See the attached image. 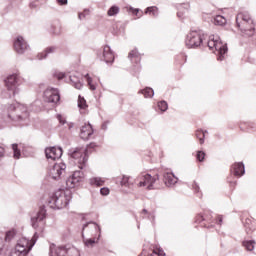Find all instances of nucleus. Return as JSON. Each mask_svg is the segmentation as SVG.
<instances>
[{
	"label": "nucleus",
	"instance_id": "nucleus-1",
	"mask_svg": "<svg viewBox=\"0 0 256 256\" xmlns=\"http://www.w3.org/2000/svg\"><path fill=\"white\" fill-rule=\"evenodd\" d=\"M71 201V191L57 190L49 196L47 205L50 209H65Z\"/></svg>",
	"mask_w": 256,
	"mask_h": 256
},
{
	"label": "nucleus",
	"instance_id": "nucleus-2",
	"mask_svg": "<svg viewBox=\"0 0 256 256\" xmlns=\"http://www.w3.org/2000/svg\"><path fill=\"white\" fill-rule=\"evenodd\" d=\"M97 145L95 143H90L86 148H75L69 150V155L75 160L76 165L80 169H85L87 167L88 154L91 153V149H95Z\"/></svg>",
	"mask_w": 256,
	"mask_h": 256
},
{
	"label": "nucleus",
	"instance_id": "nucleus-3",
	"mask_svg": "<svg viewBox=\"0 0 256 256\" xmlns=\"http://www.w3.org/2000/svg\"><path fill=\"white\" fill-rule=\"evenodd\" d=\"M37 233L34 234L31 240L22 237L18 240V243L14 249L11 250L9 256H26L29 254V251L33 249L35 243H37Z\"/></svg>",
	"mask_w": 256,
	"mask_h": 256
},
{
	"label": "nucleus",
	"instance_id": "nucleus-4",
	"mask_svg": "<svg viewBox=\"0 0 256 256\" xmlns=\"http://www.w3.org/2000/svg\"><path fill=\"white\" fill-rule=\"evenodd\" d=\"M237 27L248 37L255 34V25L248 12L239 13L236 17Z\"/></svg>",
	"mask_w": 256,
	"mask_h": 256
},
{
	"label": "nucleus",
	"instance_id": "nucleus-5",
	"mask_svg": "<svg viewBox=\"0 0 256 256\" xmlns=\"http://www.w3.org/2000/svg\"><path fill=\"white\" fill-rule=\"evenodd\" d=\"M207 45L210 51H213V53L216 51L218 61H223V59H225V54L228 51L227 44H224L219 36H210Z\"/></svg>",
	"mask_w": 256,
	"mask_h": 256
},
{
	"label": "nucleus",
	"instance_id": "nucleus-6",
	"mask_svg": "<svg viewBox=\"0 0 256 256\" xmlns=\"http://www.w3.org/2000/svg\"><path fill=\"white\" fill-rule=\"evenodd\" d=\"M8 118L12 121H25L29 119L27 106L23 104H12L8 107Z\"/></svg>",
	"mask_w": 256,
	"mask_h": 256
},
{
	"label": "nucleus",
	"instance_id": "nucleus-7",
	"mask_svg": "<svg viewBox=\"0 0 256 256\" xmlns=\"http://www.w3.org/2000/svg\"><path fill=\"white\" fill-rule=\"evenodd\" d=\"M49 255L50 256H79V250L71 246H56L55 244H51Z\"/></svg>",
	"mask_w": 256,
	"mask_h": 256
},
{
	"label": "nucleus",
	"instance_id": "nucleus-8",
	"mask_svg": "<svg viewBox=\"0 0 256 256\" xmlns=\"http://www.w3.org/2000/svg\"><path fill=\"white\" fill-rule=\"evenodd\" d=\"M136 181H138V187H147L148 191L155 189L154 185L159 181V175L151 176L150 174H140Z\"/></svg>",
	"mask_w": 256,
	"mask_h": 256
},
{
	"label": "nucleus",
	"instance_id": "nucleus-9",
	"mask_svg": "<svg viewBox=\"0 0 256 256\" xmlns=\"http://www.w3.org/2000/svg\"><path fill=\"white\" fill-rule=\"evenodd\" d=\"M47 217V210L41 207L39 211L31 217L33 229H43L45 227V218Z\"/></svg>",
	"mask_w": 256,
	"mask_h": 256
},
{
	"label": "nucleus",
	"instance_id": "nucleus-10",
	"mask_svg": "<svg viewBox=\"0 0 256 256\" xmlns=\"http://www.w3.org/2000/svg\"><path fill=\"white\" fill-rule=\"evenodd\" d=\"M185 43L188 49H193V47H199L203 43V38L199 32L192 31L186 36Z\"/></svg>",
	"mask_w": 256,
	"mask_h": 256
},
{
	"label": "nucleus",
	"instance_id": "nucleus-11",
	"mask_svg": "<svg viewBox=\"0 0 256 256\" xmlns=\"http://www.w3.org/2000/svg\"><path fill=\"white\" fill-rule=\"evenodd\" d=\"M65 169H67V165L63 162L54 164L49 171L50 179H53V181H59V179H61V175L65 173Z\"/></svg>",
	"mask_w": 256,
	"mask_h": 256
},
{
	"label": "nucleus",
	"instance_id": "nucleus-12",
	"mask_svg": "<svg viewBox=\"0 0 256 256\" xmlns=\"http://www.w3.org/2000/svg\"><path fill=\"white\" fill-rule=\"evenodd\" d=\"M14 51L18 53V55H23L29 51L30 47L25 38L22 36H18L15 38L13 42Z\"/></svg>",
	"mask_w": 256,
	"mask_h": 256
},
{
	"label": "nucleus",
	"instance_id": "nucleus-13",
	"mask_svg": "<svg viewBox=\"0 0 256 256\" xmlns=\"http://www.w3.org/2000/svg\"><path fill=\"white\" fill-rule=\"evenodd\" d=\"M84 177H85V174H83V171H80V170L74 171L72 176H70L66 180V187L68 189H75V187H77V185H79V183H81V181H83Z\"/></svg>",
	"mask_w": 256,
	"mask_h": 256
},
{
	"label": "nucleus",
	"instance_id": "nucleus-14",
	"mask_svg": "<svg viewBox=\"0 0 256 256\" xmlns=\"http://www.w3.org/2000/svg\"><path fill=\"white\" fill-rule=\"evenodd\" d=\"M21 81V76L19 74H12L5 79V85L8 91H13V95L17 93V87Z\"/></svg>",
	"mask_w": 256,
	"mask_h": 256
},
{
	"label": "nucleus",
	"instance_id": "nucleus-15",
	"mask_svg": "<svg viewBox=\"0 0 256 256\" xmlns=\"http://www.w3.org/2000/svg\"><path fill=\"white\" fill-rule=\"evenodd\" d=\"M61 96L59 95V90L55 88H47L44 91V101L47 103H59Z\"/></svg>",
	"mask_w": 256,
	"mask_h": 256
},
{
	"label": "nucleus",
	"instance_id": "nucleus-16",
	"mask_svg": "<svg viewBox=\"0 0 256 256\" xmlns=\"http://www.w3.org/2000/svg\"><path fill=\"white\" fill-rule=\"evenodd\" d=\"M45 155L48 159L55 161L56 159H61V156L63 155V149H61V147L46 148Z\"/></svg>",
	"mask_w": 256,
	"mask_h": 256
},
{
	"label": "nucleus",
	"instance_id": "nucleus-17",
	"mask_svg": "<svg viewBox=\"0 0 256 256\" xmlns=\"http://www.w3.org/2000/svg\"><path fill=\"white\" fill-rule=\"evenodd\" d=\"M91 135H93V126H91V124L88 123L81 127V139H83L84 141H88V139H91Z\"/></svg>",
	"mask_w": 256,
	"mask_h": 256
},
{
	"label": "nucleus",
	"instance_id": "nucleus-18",
	"mask_svg": "<svg viewBox=\"0 0 256 256\" xmlns=\"http://www.w3.org/2000/svg\"><path fill=\"white\" fill-rule=\"evenodd\" d=\"M163 177V181L166 187H174L175 184H177V181H179V179L175 177V174H173L172 172H165Z\"/></svg>",
	"mask_w": 256,
	"mask_h": 256
},
{
	"label": "nucleus",
	"instance_id": "nucleus-19",
	"mask_svg": "<svg viewBox=\"0 0 256 256\" xmlns=\"http://www.w3.org/2000/svg\"><path fill=\"white\" fill-rule=\"evenodd\" d=\"M102 57L105 61V63H113L115 61V54L111 50V47L109 45L104 46L103 52H102Z\"/></svg>",
	"mask_w": 256,
	"mask_h": 256
},
{
	"label": "nucleus",
	"instance_id": "nucleus-20",
	"mask_svg": "<svg viewBox=\"0 0 256 256\" xmlns=\"http://www.w3.org/2000/svg\"><path fill=\"white\" fill-rule=\"evenodd\" d=\"M231 173H233L235 177H242V175H245V165L242 162L233 164Z\"/></svg>",
	"mask_w": 256,
	"mask_h": 256
},
{
	"label": "nucleus",
	"instance_id": "nucleus-21",
	"mask_svg": "<svg viewBox=\"0 0 256 256\" xmlns=\"http://www.w3.org/2000/svg\"><path fill=\"white\" fill-rule=\"evenodd\" d=\"M81 80H82V78H80L77 75L70 76L71 86L75 87V89H82L83 88V82Z\"/></svg>",
	"mask_w": 256,
	"mask_h": 256
},
{
	"label": "nucleus",
	"instance_id": "nucleus-22",
	"mask_svg": "<svg viewBox=\"0 0 256 256\" xmlns=\"http://www.w3.org/2000/svg\"><path fill=\"white\" fill-rule=\"evenodd\" d=\"M55 51H57V47L55 46H51L45 49L44 52H41L37 55V58L39 59V61H43V59H47V56L51 53H55Z\"/></svg>",
	"mask_w": 256,
	"mask_h": 256
},
{
	"label": "nucleus",
	"instance_id": "nucleus-23",
	"mask_svg": "<svg viewBox=\"0 0 256 256\" xmlns=\"http://www.w3.org/2000/svg\"><path fill=\"white\" fill-rule=\"evenodd\" d=\"M120 185L122 187H128V189L133 187V182H131V177H129V176H122V178L120 180Z\"/></svg>",
	"mask_w": 256,
	"mask_h": 256
},
{
	"label": "nucleus",
	"instance_id": "nucleus-24",
	"mask_svg": "<svg viewBox=\"0 0 256 256\" xmlns=\"http://www.w3.org/2000/svg\"><path fill=\"white\" fill-rule=\"evenodd\" d=\"M119 11H121V8L117 5H113L108 9L107 15L108 17H115V15H119Z\"/></svg>",
	"mask_w": 256,
	"mask_h": 256
},
{
	"label": "nucleus",
	"instance_id": "nucleus-25",
	"mask_svg": "<svg viewBox=\"0 0 256 256\" xmlns=\"http://www.w3.org/2000/svg\"><path fill=\"white\" fill-rule=\"evenodd\" d=\"M91 185H96V187H102V185H105V180L99 177L91 178L90 179Z\"/></svg>",
	"mask_w": 256,
	"mask_h": 256
},
{
	"label": "nucleus",
	"instance_id": "nucleus-26",
	"mask_svg": "<svg viewBox=\"0 0 256 256\" xmlns=\"http://www.w3.org/2000/svg\"><path fill=\"white\" fill-rule=\"evenodd\" d=\"M243 247H245L246 251H253V249H255V241L246 240L243 242Z\"/></svg>",
	"mask_w": 256,
	"mask_h": 256
},
{
	"label": "nucleus",
	"instance_id": "nucleus-27",
	"mask_svg": "<svg viewBox=\"0 0 256 256\" xmlns=\"http://www.w3.org/2000/svg\"><path fill=\"white\" fill-rule=\"evenodd\" d=\"M141 93H142V95H144V97L146 99L147 98L151 99V97H153V95H155V91H153L152 88H149V87L141 90Z\"/></svg>",
	"mask_w": 256,
	"mask_h": 256
},
{
	"label": "nucleus",
	"instance_id": "nucleus-28",
	"mask_svg": "<svg viewBox=\"0 0 256 256\" xmlns=\"http://www.w3.org/2000/svg\"><path fill=\"white\" fill-rule=\"evenodd\" d=\"M205 133H207V131L203 130H197L195 133L196 138L200 141V145H203V143H205Z\"/></svg>",
	"mask_w": 256,
	"mask_h": 256
},
{
	"label": "nucleus",
	"instance_id": "nucleus-29",
	"mask_svg": "<svg viewBox=\"0 0 256 256\" xmlns=\"http://www.w3.org/2000/svg\"><path fill=\"white\" fill-rule=\"evenodd\" d=\"M15 235H17V232L15 231V229H12L6 232V235H5L6 243H9V241L13 240L15 238Z\"/></svg>",
	"mask_w": 256,
	"mask_h": 256
},
{
	"label": "nucleus",
	"instance_id": "nucleus-30",
	"mask_svg": "<svg viewBox=\"0 0 256 256\" xmlns=\"http://www.w3.org/2000/svg\"><path fill=\"white\" fill-rule=\"evenodd\" d=\"M128 57L130 59H136L137 61L141 60V54H139V51L137 49L132 50L129 54Z\"/></svg>",
	"mask_w": 256,
	"mask_h": 256
},
{
	"label": "nucleus",
	"instance_id": "nucleus-31",
	"mask_svg": "<svg viewBox=\"0 0 256 256\" xmlns=\"http://www.w3.org/2000/svg\"><path fill=\"white\" fill-rule=\"evenodd\" d=\"M145 13H149L150 15H153V17H157V15H159V10L156 6H152L148 7Z\"/></svg>",
	"mask_w": 256,
	"mask_h": 256
},
{
	"label": "nucleus",
	"instance_id": "nucleus-32",
	"mask_svg": "<svg viewBox=\"0 0 256 256\" xmlns=\"http://www.w3.org/2000/svg\"><path fill=\"white\" fill-rule=\"evenodd\" d=\"M225 23H227V19H225V17L218 15L214 18V24L216 25H225Z\"/></svg>",
	"mask_w": 256,
	"mask_h": 256
},
{
	"label": "nucleus",
	"instance_id": "nucleus-33",
	"mask_svg": "<svg viewBox=\"0 0 256 256\" xmlns=\"http://www.w3.org/2000/svg\"><path fill=\"white\" fill-rule=\"evenodd\" d=\"M158 109H160V111H162V113H165V111H167V109H169V105L167 104V102L165 100H162V101L158 102Z\"/></svg>",
	"mask_w": 256,
	"mask_h": 256
},
{
	"label": "nucleus",
	"instance_id": "nucleus-34",
	"mask_svg": "<svg viewBox=\"0 0 256 256\" xmlns=\"http://www.w3.org/2000/svg\"><path fill=\"white\" fill-rule=\"evenodd\" d=\"M12 149H13V153H14V158L19 159L21 157V150H19L18 145L12 144Z\"/></svg>",
	"mask_w": 256,
	"mask_h": 256
},
{
	"label": "nucleus",
	"instance_id": "nucleus-35",
	"mask_svg": "<svg viewBox=\"0 0 256 256\" xmlns=\"http://www.w3.org/2000/svg\"><path fill=\"white\" fill-rule=\"evenodd\" d=\"M78 107L80 109H85V107H87V101H85V98L81 96L78 97Z\"/></svg>",
	"mask_w": 256,
	"mask_h": 256
},
{
	"label": "nucleus",
	"instance_id": "nucleus-36",
	"mask_svg": "<svg viewBox=\"0 0 256 256\" xmlns=\"http://www.w3.org/2000/svg\"><path fill=\"white\" fill-rule=\"evenodd\" d=\"M85 78L87 80V83H88L91 91H95V89H97V87H95V85L92 84L93 83V79L89 76V74H86Z\"/></svg>",
	"mask_w": 256,
	"mask_h": 256
},
{
	"label": "nucleus",
	"instance_id": "nucleus-37",
	"mask_svg": "<svg viewBox=\"0 0 256 256\" xmlns=\"http://www.w3.org/2000/svg\"><path fill=\"white\" fill-rule=\"evenodd\" d=\"M89 225H93L94 229H98V231H101V228L99 227V225H97V223H95V222H88V223L83 225L82 235H83V232L85 231V228L89 227Z\"/></svg>",
	"mask_w": 256,
	"mask_h": 256
},
{
	"label": "nucleus",
	"instance_id": "nucleus-38",
	"mask_svg": "<svg viewBox=\"0 0 256 256\" xmlns=\"http://www.w3.org/2000/svg\"><path fill=\"white\" fill-rule=\"evenodd\" d=\"M53 77H55V79H58V81H61V79H65V73L56 70L53 73Z\"/></svg>",
	"mask_w": 256,
	"mask_h": 256
},
{
	"label": "nucleus",
	"instance_id": "nucleus-39",
	"mask_svg": "<svg viewBox=\"0 0 256 256\" xmlns=\"http://www.w3.org/2000/svg\"><path fill=\"white\" fill-rule=\"evenodd\" d=\"M84 244L86 245V247H93V245H95L97 243V241H95V239L90 238V239H84Z\"/></svg>",
	"mask_w": 256,
	"mask_h": 256
},
{
	"label": "nucleus",
	"instance_id": "nucleus-40",
	"mask_svg": "<svg viewBox=\"0 0 256 256\" xmlns=\"http://www.w3.org/2000/svg\"><path fill=\"white\" fill-rule=\"evenodd\" d=\"M50 33H52V35H61V28L51 26Z\"/></svg>",
	"mask_w": 256,
	"mask_h": 256
},
{
	"label": "nucleus",
	"instance_id": "nucleus-41",
	"mask_svg": "<svg viewBox=\"0 0 256 256\" xmlns=\"http://www.w3.org/2000/svg\"><path fill=\"white\" fill-rule=\"evenodd\" d=\"M56 118L58 119L60 125H65V123H67V120H65L61 114H57Z\"/></svg>",
	"mask_w": 256,
	"mask_h": 256
},
{
	"label": "nucleus",
	"instance_id": "nucleus-42",
	"mask_svg": "<svg viewBox=\"0 0 256 256\" xmlns=\"http://www.w3.org/2000/svg\"><path fill=\"white\" fill-rule=\"evenodd\" d=\"M197 159H198V161H203V159H205V152H203V151H198V153H197Z\"/></svg>",
	"mask_w": 256,
	"mask_h": 256
},
{
	"label": "nucleus",
	"instance_id": "nucleus-43",
	"mask_svg": "<svg viewBox=\"0 0 256 256\" xmlns=\"http://www.w3.org/2000/svg\"><path fill=\"white\" fill-rule=\"evenodd\" d=\"M128 11H131L133 13V15H136V17H137V15H139V8L130 7L128 9Z\"/></svg>",
	"mask_w": 256,
	"mask_h": 256
},
{
	"label": "nucleus",
	"instance_id": "nucleus-44",
	"mask_svg": "<svg viewBox=\"0 0 256 256\" xmlns=\"http://www.w3.org/2000/svg\"><path fill=\"white\" fill-rule=\"evenodd\" d=\"M100 193L101 195H104V196L109 195V188H101Z\"/></svg>",
	"mask_w": 256,
	"mask_h": 256
},
{
	"label": "nucleus",
	"instance_id": "nucleus-45",
	"mask_svg": "<svg viewBox=\"0 0 256 256\" xmlns=\"http://www.w3.org/2000/svg\"><path fill=\"white\" fill-rule=\"evenodd\" d=\"M192 187L195 193H199V185L197 184V182H194Z\"/></svg>",
	"mask_w": 256,
	"mask_h": 256
},
{
	"label": "nucleus",
	"instance_id": "nucleus-46",
	"mask_svg": "<svg viewBox=\"0 0 256 256\" xmlns=\"http://www.w3.org/2000/svg\"><path fill=\"white\" fill-rule=\"evenodd\" d=\"M5 156V148L3 146H0V159L1 157Z\"/></svg>",
	"mask_w": 256,
	"mask_h": 256
},
{
	"label": "nucleus",
	"instance_id": "nucleus-47",
	"mask_svg": "<svg viewBox=\"0 0 256 256\" xmlns=\"http://www.w3.org/2000/svg\"><path fill=\"white\" fill-rule=\"evenodd\" d=\"M56 3H58V5H67V0H56Z\"/></svg>",
	"mask_w": 256,
	"mask_h": 256
},
{
	"label": "nucleus",
	"instance_id": "nucleus-48",
	"mask_svg": "<svg viewBox=\"0 0 256 256\" xmlns=\"http://www.w3.org/2000/svg\"><path fill=\"white\" fill-rule=\"evenodd\" d=\"M201 221H204L203 216L202 215H198L196 217V223H201Z\"/></svg>",
	"mask_w": 256,
	"mask_h": 256
},
{
	"label": "nucleus",
	"instance_id": "nucleus-49",
	"mask_svg": "<svg viewBox=\"0 0 256 256\" xmlns=\"http://www.w3.org/2000/svg\"><path fill=\"white\" fill-rule=\"evenodd\" d=\"M3 238L0 237V253L3 251V247H5V244H3Z\"/></svg>",
	"mask_w": 256,
	"mask_h": 256
},
{
	"label": "nucleus",
	"instance_id": "nucleus-50",
	"mask_svg": "<svg viewBox=\"0 0 256 256\" xmlns=\"http://www.w3.org/2000/svg\"><path fill=\"white\" fill-rule=\"evenodd\" d=\"M217 223H218V225H221V223H223V216L217 217Z\"/></svg>",
	"mask_w": 256,
	"mask_h": 256
},
{
	"label": "nucleus",
	"instance_id": "nucleus-51",
	"mask_svg": "<svg viewBox=\"0 0 256 256\" xmlns=\"http://www.w3.org/2000/svg\"><path fill=\"white\" fill-rule=\"evenodd\" d=\"M85 13H87V10H85L84 13H80V14L78 15L79 19H84Z\"/></svg>",
	"mask_w": 256,
	"mask_h": 256
},
{
	"label": "nucleus",
	"instance_id": "nucleus-52",
	"mask_svg": "<svg viewBox=\"0 0 256 256\" xmlns=\"http://www.w3.org/2000/svg\"><path fill=\"white\" fill-rule=\"evenodd\" d=\"M31 9H37V4L35 2L30 3Z\"/></svg>",
	"mask_w": 256,
	"mask_h": 256
},
{
	"label": "nucleus",
	"instance_id": "nucleus-53",
	"mask_svg": "<svg viewBox=\"0 0 256 256\" xmlns=\"http://www.w3.org/2000/svg\"><path fill=\"white\" fill-rule=\"evenodd\" d=\"M158 256H165V252L163 250H158Z\"/></svg>",
	"mask_w": 256,
	"mask_h": 256
},
{
	"label": "nucleus",
	"instance_id": "nucleus-54",
	"mask_svg": "<svg viewBox=\"0 0 256 256\" xmlns=\"http://www.w3.org/2000/svg\"><path fill=\"white\" fill-rule=\"evenodd\" d=\"M102 129L105 131L107 129V123L102 124Z\"/></svg>",
	"mask_w": 256,
	"mask_h": 256
},
{
	"label": "nucleus",
	"instance_id": "nucleus-55",
	"mask_svg": "<svg viewBox=\"0 0 256 256\" xmlns=\"http://www.w3.org/2000/svg\"><path fill=\"white\" fill-rule=\"evenodd\" d=\"M182 15H183V14H181V12H178V13H177V16H178V17H182Z\"/></svg>",
	"mask_w": 256,
	"mask_h": 256
},
{
	"label": "nucleus",
	"instance_id": "nucleus-56",
	"mask_svg": "<svg viewBox=\"0 0 256 256\" xmlns=\"http://www.w3.org/2000/svg\"><path fill=\"white\" fill-rule=\"evenodd\" d=\"M142 213L147 214V213H148V212H147V209H143V210H142Z\"/></svg>",
	"mask_w": 256,
	"mask_h": 256
},
{
	"label": "nucleus",
	"instance_id": "nucleus-57",
	"mask_svg": "<svg viewBox=\"0 0 256 256\" xmlns=\"http://www.w3.org/2000/svg\"><path fill=\"white\" fill-rule=\"evenodd\" d=\"M18 1V3H21V1H23V0H17Z\"/></svg>",
	"mask_w": 256,
	"mask_h": 256
},
{
	"label": "nucleus",
	"instance_id": "nucleus-58",
	"mask_svg": "<svg viewBox=\"0 0 256 256\" xmlns=\"http://www.w3.org/2000/svg\"><path fill=\"white\" fill-rule=\"evenodd\" d=\"M249 221H251V220H250V219H248V220H247V223H248Z\"/></svg>",
	"mask_w": 256,
	"mask_h": 256
}]
</instances>
